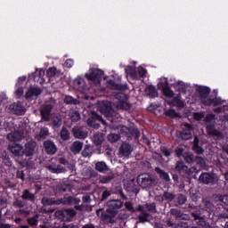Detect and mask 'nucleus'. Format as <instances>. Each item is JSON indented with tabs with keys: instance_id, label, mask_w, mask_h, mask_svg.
Here are the masks:
<instances>
[{
	"instance_id": "21",
	"label": "nucleus",
	"mask_w": 228,
	"mask_h": 228,
	"mask_svg": "<svg viewBox=\"0 0 228 228\" xmlns=\"http://www.w3.org/2000/svg\"><path fill=\"white\" fill-rule=\"evenodd\" d=\"M170 215L175 217L176 220H190V216L183 213L179 208H171Z\"/></svg>"
},
{
	"instance_id": "36",
	"label": "nucleus",
	"mask_w": 228,
	"mask_h": 228,
	"mask_svg": "<svg viewBox=\"0 0 228 228\" xmlns=\"http://www.w3.org/2000/svg\"><path fill=\"white\" fill-rule=\"evenodd\" d=\"M155 172L159 175L160 179L166 181V183L170 182V175L165 170L161 169L160 167H155Z\"/></svg>"
},
{
	"instance_id": "45",
	"label": "nucleus",
	"mask_w": 228,
	"mask_h": 228,
	"mask_svg": "<svg viewBox=\"0 0 228 228\" xmlns=\"http://www.w3.org/2000/svg\"><path fill=\"white\" fill-rule=\"evenodd\" d=\"M2 162L5 167H12L13 163L12 162V159L10 158V155L4 153L2 155Z\"/></svg>"
},
{
	"instance_id": "6",
	"label": "nucleus",
	"mask_w": 228,
	"mask_h": 228,
	"mask_svg": "<svg viewBox=\"0 0 228 228\" xmlns=\"http://www.w3.org/2000/svg\"><path fill=\"white\" fill-rule=\"evenodd\" d=\"M102 76H104V71L99 69L91 68L89 73H86L85 77L87 81H91V83H94V85H101Z\"/></svg>"
},
{
	"instance_id": "30",
	"label": "nucleus",
	"mask_w": 228,
	"mask_h": 228,
	"mask_svg": "<svg viewBox=\"0 0 228 228\" xmlns=\"http://www.w3.org/2000/svg\"><path fill=\"white\" fill-rule=\"evenodd\" d=\"M200 143V140L198 136H194V140H193V145H192V151L193 152H195L196 154H204V148H202V146L199 145Z\"/></svg>"
},
{
	"instance_id": "50",
	"label": "nucleus",
	"mask_w": 228,
	"mask_h": 228,
	"mask_svg": "<svg viewBox=\"0 0 228 228\" xmlns=\"http://www.w3.org/2000/svg\"><path fill=\"white\" fill-rule=\"evenodd\" d=\"M118 108L119 110H125L126 111H127L128 110H131V103L127 102V101L119 102L118 103Z\"/></svg>"
},
{
	"instance_id": "27",
	"label": "nucleus",
	"mask_w": 228,
	"mask_h": 228,
	"mask_svg": "<svg viewBox=\"0 0 228 228\" xmlns=\"http://www.w3.org/2000/svg\"><path fill=\"white\" fill-rule=\"evenodd\" d=\"M119 152L123 156H129L133 152V146L129 142H123L119 148Z\"/></svg>"
},
{
	"instance_id": "59",
	"label": "nucleus",
	"mask_w": 228,
	"mask_h": 228,
	"mask_svg": "<svg viewBox=\"0 0 228 228\" xmlns=\"http://www.w3.org/2000/svg\"><path fill=\"white\" fill-rule=\"evenodd\" d=\"M194 163H197L200 167H204V165H206L204 158L199 156L194 157Z\"/></svg>"
},
{
	"instance_id": "11",
	"label": "nucleus",
	"mask_w": 228,
	"mask_h": 228,
	"mask_svg": "<svg viewBox=\"0 0 228 228\" xmlns=\"http://www.w3.org/2000/svg\"><path fill=\"white\" fill-rule=\"evenodd\" d=\"M37 148V142L35 141H28L25 143L23 148V158H31L35 156V149Z\"/></svg>"
},
{
	"instance_id": "25",
	"label": "nucleus",
	"mask_w": 228,
	"mask_h": 228,
	"mask_svg": "<svg viewBox=\"0 0 228 228\" xmlns=\"http://www.w3.org/2000/svg\"><path fill=\"white\" fill-rule=\"evenodd\" d=\"M126 130L127 140H133V138H134V140H138V138H140V130L138 128L126 127Z\"/></svg>"
},
{
	"instance_id": "16",
	"label": "nucleus",
	"mask_w": 228,
	"mask_h": 228,
	"mask_svg": "<svg viewBox=\"0 0 228 228\" xmlns=\"http://www.w3.org/2000/svg\"><path fill=\"white\" fill-rule=\"evenodd\" d=\"M201 102L204 106H213L214 108L224 104V101L218 96H215L213 98L208 97L207 100H201Z\"/></svg>"
},
{
	"instance_id": "51",
	"label": "nucleus",
	"mask_w": 228,
	"mask_h": 228,
	"mask_svg": "<svg viewBox=\"0 0 228 228\" xmlns=\"http://www.w3.org/2000/svg\"><path fill=\"white\" fill-rule=\"evenodd\" d=\"M164 115H166V117H169V118H177V117H179V114L175 112V110L174 109L166 110Z\"/></svg>"
},
{
	"instance_id": "19",
	"label": "nucleus",
	"mask_w": 228,
	"mask_h": 228,
	"mask_svg": "<svg viewBox=\"0 0 228 228\" xmlns=\"http://www.w3.org/2000/svg\"><path fill=\"white\" fill-rule=\"evenodd\" d=\"M20 197L25 202H31L32 204H35L37 200V196L35 193L31 192V191L28 189L23 190Z\"/></svg>"
},
{
	"instance_id": "47",
	"label": "nucleus",
	"mask_w": 228,
	"mask_h": 228,
	"mask_svg": "<svg viewBox=\"0 0 228 228\" xmlns=\"http://www.w3.org/2000/svg\"><path fill=\"white\" fill-rule=\"evenodd\" d=\"M64 102L65 104H79V100L78 99H76L70 95H67L65 96L64 98Z\"/></svg>"
},
{
	"instance_id": "39",
	"label": "nucleus",
	"mask_w": 228,
	"mask_h": 228,
	"mask_svg": "<svg viewBox=\"0 0 228 228\" xmlns=\"http://www.w3.org/2000/svg\"><path fill=\"white\" fill-rule=\"evenodd\" d=\"M39 217L40 216L36 214L34 216L27 218V224L30 225V227H37L38 225Z\"/></svg>"
},
{
	"instance_id": "55",
	"label": "nucleus",
	"mask_w": 228,
	"mask_h": 228,
	"mask_svg": "<svg viewBox=\"0 0 228 228\" xmlns=\"http://www.w3.org/2000/svg\"><path fill=\"white\" fill-rule=\"evenodd\" d=\"M145 208H148V211H150V213H156L158 210L156 209V203H146L145 204Z\"/></svg>"
},
{
	"instance_id": "13",
	"label": "nucleus",
	"mask_w": 228,
	"mask_h": 228,
	"mask_svg": "<svg viewBox=\"0 0 228 228\" xmlns=\"http://www.w3.org/2000/svg\"><path fill=\"white\" fill-rule=\"evenodd\" d=\"M191 131H193V126L189 123H185L183 125V130L180 132V138L184 141L191 140V138H193Z\"/></svg>"
},
{
	"instance_id": "54",
	"label": "nucleus",
	"mask_w": 228,
	"mask_h": 228,
	"mask_svg": "<svg viewBox=\"0 0 228 228\" xmlns=\"http://www.w3.org/2000/svg\"><path fill=\"white\" fill-rule=\"evenodd\" d=\"M160 152L166 157V158H170L172 156V151H169L167 146H161L160 147Z\"/></svg>"
},
{
	"instance_id": "64",
	"label": "nucleus",
	"mask_w": 228,
	"mask_h": 228,
	"mask_svg": "<svg viewBox=\"0 0 228 228\" xmlns=\"http://www.w3.org/2000/svg\"><path fill=\"white\" fill-rule=\"evenodd\" d=\"M194 120H197V122H200L202 118H204V114L202 112H195L193 114Z\"/></svg>"
},
{
	"instance_id": "63",
	"label": "nucleus",
	"mask_w": 228,
	"mask_h": 228,
	"mask_svg": "<svg viewBox=\"0 0 228 228\" xmlns=\"http://www.w3.org/2000/svg\"><path fill=\"white\" fill-rule=\"evenodd\" d=\"M125 207L127 209V211H130V213H134V207L133 205V202L131 201H126L125 203Z\"/></svg>"
},
{
	"instance_id": "10",
	"label": "nucleus",
	"mask_w": 228,
	"mask_h": 228,
	"mask_svg": "<svg viewBox=\"0 0 228 228\" xmlns=\"http://www.w3.org/2000/svg\"><path fill=\"white\" fill-rule=\"evenodd\" d=\"M102 122V124H106V121L102 118V117L94 110L91 111L90 117L87 119V125L89 127H96L99 128V123Z\"/></svg>"
},
{
	"instance_id": "3",
	"label": "nucleus",
	"mask_w": 228,
	"mask_h": 228,
	"mask_svg": "<svg viewBox=\"0 0 228 228\" xmlns=\"http://www.w3.org/2000/svg\"><path fill=\"white\" fill-rule=\"evenodd\" d=\"M8 149L10 152L15 156L16 161L20 165V167H26L28 165V159L24 158L23 146L20 143L11 142Z\"/></svg>"
},
{
	"instance_id": "9",
	"label": "nucleus",
	"mask_w": 228,
	"mask_h": 228,
	"mask_svg": "<svg viewBox=\"0 0 228 228\" xmlns=\"http://www.w3.org/2000/svg\"><path fill=\"white\" fill-rule=\"evenodd\" d=\"M199 181L202 183V184L213 186L216 184V175H215V173L203 172L200 175Z\"/></svg>"
},
{
	"instance_id": "20",
	"label": "nucleus",
	"mask_w": 228,
	"mask_h": 228,
	"mask_svg": "<svg viewBox=\"0 0 228 228\" xmlns=\"http://www.w3.org/2000/svg\"><path fill=\"white\" fill-rule=\"evenodd\" d=\"M206 129L209 136H213V138H216V140H222V138H224L222 132L215 129V126L208 125Z\"/></svg>"
},
{
	"instance_id": "26",
	"label": "nucleus",
	"mask_w": 228,
	"mask_h": 228,
	"mask_svg": "<svg viewBox=\"0 0 228 228\" xmlns=\"http://www.w3.org/2000/svg\"><path fill=\"white\" fill-rule=\"evenodd\" d=\"M47 170H49L51 174H63V172H65V167L61 165L53 163L47 166Z\"/></svg>"
},
{
	"instance_id": "37",
	"label": "nucleus",
	"mask_w": 228,
	"mask_h": 228,
	"mask_svg": "<svg viewBox=\"0 0 228 228\" xmlns=\"http://www.w3.org/2000/svg\"><path fill=\"white\" fill-rule=\"evenodd\" d=\"M186 200L187 198L184 194H177L175 195V204L177 208H179V206H183V204H186Z\"/></svg>"
},
{
	"instance_id": "8",
	"label": "nucleus",
	"mask_w": 228,
	"mask_h": 228,
	"mask_svg": "<svg viewBox=\"0 0 228 228\" xmlns=\"http://www.w3.org/2000/svg\"><path fill=\"white\" fill-rule=\"evenodd\" d=\"M7 110L12 115H18V117L26 113V107H24V103L21 102L11 103Z\"/></svg>"
},
{
	"instance_id": "44",
	"label": "nucleus",
	"mask_w": 228,
	"mask_h": 228,
	"mask_svg": "<svg viewBox=\"0 0 228 228\" xmlns=\"http://www.w3.org/2000/svg\"><path fill=\"white\" fill-rule=\"evenodd\" d=\"M69 117L73 123L79 122V120H81V114H79V111L77 110L70 112Z\"/></svg>"
},
{
	"instance_id": "40",
	"label": "nucleus",
	"mask_w": 228,
	"mask_h": 228,
	"mask_svg": "<svg viewBox=\"0 0 228 228\" xmlns=\"http://www.w3.org/2000/svg\"><path fill=\"white\" fill-rule=\"evenodd\" d=\"M94 152V148L90 144H86L82 151L83 158H90Z\"/></svg>"
},
{
	"instance_id": "53",
	"label": "nucleus",
	"mask_w": 228,
	"mask_h": 228,
	"mask_svg": "<svg viewBox=\"0 0 228 228\" xmlns=\"http://www.w3.org/2000/svg\"><path fill=\"white\" fill-rule=\"evenodd\" d=\"M103 140H104V137H102V135H94V144L96 147H99V145H102Z\"/></svg>"
},
{
	"instance_id": "52",
	"label": "nucleus",
	"mask_w": 228,
	"mask_h": 228,
	"mask_svg": "<svg viewBox=\"0 0 228 228\" xmlns=\"http://www.w3.org/2000/svg\"><path fill=\"white\" fill-rule=\"evenodd\" d=\"M112 179H115V175H107L101 178V183L102 184H108V183H110Z\"/></svg>"
},
{
	"instance_id": "46",
	"label": "nucleus",
	"mask_w": 228,
	"mask_h": 228,
	"mask_svg": "<svg viewBox=\"0 0 228 228\" xmlns=\"http://www.w3.org/2000/svg\"><path fill=\"white\" fill-rule=\"evenodd\" d=\"M185 170H188V167L184 165V163L178 161L175 165V172H178V174H181V172H185Z\"/></svg>"
},
{
	"instance_id": "5",
	"label": "nucleus",
	"mask_w": 228,
	"mask_h": 228,
	"mask_svg": "<svg viewBox=\"0 0 228 228\" xmlns=\"http://www.w3.org/2000/svg\"><path fill=\"white\" fill-rule=\"evenodd\" d=\"M156 183V179L151 174L142 173L137 176V184L141 186V188H152Z\"/></svg>"
},
{
	"instance_id": "7",
	"label": "nucleus",
	"mask_w": 228,
	"mask_h": 228,
	"mask_svg": "<svg viewBox=\"0 0 228 228\" xmlns=\"http://www.w3.org/2000/svg\"><path fill=\"white\" fill-rule=\"evenodd\" d=\"M55 216L59 220H61V222H72L76 216V210L73 208L57 210Z\"/></svg>"
},
{
	"instance_id": "29",
	"label": "nucleus",
	"mask_w": 228,
	"mask_h": 228,
	"mask_svg": "<svg viewBox=\"0 0 228 228\" xmlns=\"http://www.w3.org/2000/svg\"><path fill=\"white\" fill-rule=\"evenodd\" d=\"M43 206H60L61 204V200H54V199H50L47 197H44L41 200Z\"/></svg>"
},
{
	"instance_id": "12",
	"label": "nucleus",
	"mask_w": 228,
	"mask_h": 228,
	"mask_svg": "<svg viewBox=\"0 0 228 228\" xmlns=\"http://www.w3.org/2000/svg\"><path fill=\"white\" fill-rule=\"evenodd\" d=\"M51 111H53V106L50 103L43 104L41 106L40 115L44 122H49V120H51Z\"/></svg>"
},
{
	"instance_id": "60",
	"label": "nucleus",
	"mask_w": 228,
	"mask_h": 228,
	"mask_svg": "<svg viewBox=\"0 0 228 228\" xmlns=\"http://www.w3.org/2000/svg\"><path fill=\"white\" fill-rule=\"evenodd\" d=\"M13 206L14 208H25L26 206V202L23 200H19L17 199L14 202H13Z\"/></svg>"
},
{
	"instance_id": "57",
	"label": "nucleus",
	"mask_w": 228,
	"mask_h": 228,
	"mask_svg": "<svg viewBox=\"0 0 228 228\" xmlns=\"http://www.w3.org/2000/svg\"><path fill=\"white\" fill-rule=\"evenodd\" d=\"M111 197V191L109 190H105L102 193L101 202H104V200H108V198Z\"/></svg>"
},
{
	"instance_id": "33",
	"label": "nucleus",
	"mask_w": 228,
	"mask_h": 228,
	"mask_svg": "<svg viewBox=\"0 0 228 228\" xmlns=\"http://www.w3.org/2000/svg\"><path fill=\"white\" fill-rule=\"evenodd\" d=\"M109 85L110 86H112L114 90H120L121 92H125V90H129L127 84H117L115 81L110 80Z\"/></svg>"
},
{
	"instance_id": "32",
	"label": "nucleus",
	"mask_w": 228,
	"mask_h": 228,
	"mask_svg": "<svg viewBox=\"0 0 228 228\" xmlns=\"http://www.w3.org/2000/svg\"><path fill=\"white\" fill-rule=\"evenodd\" d=\"M52 124L53 129H60V126H62L63 120L61 119V116L55 114L52 118Z\"/></svg>"
},
{
	"instance_id": "49",
	"label": "nucleus",
	"mask_w": 228,
	"mask_h": 228,
	"mask_svg": "<svg viewBox=\"0 0 228 228\" xmlns=\"http://www.w3.org/2000/svg\"><path fill=\"white\" fill-rule=\"evenodd\" d=\"M107 140L110 143H115L116 142H118V140H120V134H110L107 136Z\"/></svg>"
},
{
	"instance_id": "22",
	"label": "nucleus",
	"mask_w": 228,
	"mask_h": 228,
	"mask_svg": "<svg viewBox=\"0 0 228 228\" xmlns=\"http://www.w3.org/2000/svg\"><path fill=\"white\" fill-rule=\"evenodd\" d=\"M60 200L64 206H76V204H79V202H81L79 198H76L74 196H67Z\"/></svg>"
},
{
	"instance_id": "1",
	"label": "nucleus",
	"mask_w": 228,
	"mask_h": 228,
	"mask_svg": "<svg viewBox=\"0 0 228 228\" xmlns=\"http://www.w3.org/2000/svg\"><path fill=\"white\" fill-rule=\"evenodd\" d=\"M191 215L194 220H200L199 225L204 227L206 225L204 220H213L215 218V205L211 200L203 199L201 207L196 208L195 210L191 212Z\"/></svg>"
},
{
	"instance_id": "4",
	"label": "nucleus",
	"mask_w": 228,
	"mask_h": 228,
	"mask_svg": "<svg viewBox=\"0 0 228 228\" xmlns=\"http://www.w3.org/2000/svg\"><path fill=\"white\" fill-rule=\"evenodd\" d=\"M99 111L111 122L117 118V111L113 109L111 102H102L99 106Z\"/></svg>"
},
{
	"instance_id": "28",
	"label": "nucleus",
	"mask_w": 228,
	"mask_h": 228,
	"mask_svg": "<svg viewBox=\"0 0 228 228\" xmlns=\"http://www.w3.org/2000/svg\"><path fill=\"white\" fill-rule=\"evenodd\" d=\"M42 94V89L32 87L28 90V92L25 94L26 99H31V97H38V95Z\"/></svg>"
},
{
	"instance_id": "62",
	"label": "nucleus",
	"mask_w": 228,
	"mask_h": 228,
	"mask_svg": "<svg viewBox=\"0 0 228 228\" xmlns=\"http://www.w3.org/2000/svg\"><path fill=\"white\" fill-rule=\"evenodd\" d=\"M176 86L180 92H186V85L183 81L176 82Z\"/></svg>"
},
{
	"instance_id": "18",
	"label": "nucleus",
	"mask_w": 228,
	"mask_h": 228,
	"mask_svg": "<svg viewBox=\"0 0 228 228\" xmlns=\"http://www.w3.org/2000/svg\"><path fill=\"white\" fill-rule=\"evenodd\" d=\"M72 134L74 138H77L78 140H85L88 136V132L85 131V129L81 126H74L72 128Z\"/></svg>"
},
{
	"instance_id": "17",
	"label": "nucleus",
	"mask_w": 228,
	"mask_h": 228,
	"mask_svg": "<svg viewBox=\"0 0 228 228\" xmlns=\"http://www.w3.org/2000/svg\"><path fill=\"white\" fill-rule=\"evenodd\" d=\"M196 93L200 95L201 101H207L211 94V88L200 86L196 88Z\"/></svg>"
},
{
	"instance_id": "35",
	"label": "nucleus",
	"mask_w": 228,
	"mask_h": 228,
	"mask_svg": "<svg viewBox=\"0 0 228 228\" xmlns=\"http://www.w3.org/2000/svg\"><path fill=\"white\" fill-rule=\"evenodd\" d=\"M95 170L101 174H106V172L110 170V167H108V164H106V162L101 161L96 163Z\"/></svg>"
},
{
	"instance_id": "31",
	"label": "nucleus",
	"mask_w": 228,
	"mask_h": 228,
	"mask_svg": "<svg viewBox=\"0 0 228 228\" xmlns=\"http://www.w3.org/2000/svg\"><path fill=\"white\" fill-rule=\"evenodd\" d=\"M70 151H71V152H73V154H79V152H81V151H83V142H81V141L73 142V143L70 147Z\"/></svg>"
},
{
	"instance_id": "56",
	"label": "nucleus",
	"mask_w": 228,
	"mask_h": 228,
	"mask_svg": "<svg viewBox=\"0 0 228 228\" xmlns=\"http://www.w3.org/2000/svg\"><path fill=\"white\" fill-rule=\"evenodd\" d=\"M56 67H52V68H49L47 70H46V76L48 77H54L56 76Z\"/></svg>"
},
{
	"instance_id": "38",
	"label": "nucleus",
	"mask_w": 228,
	"mask_h": 228,
	"mask_svg": "<svg viewBox=\"0 0 228 228\" xmlns=\"http://www.w3.org/2000/svg\"><path fill=\"white\" fill-rule=\"evenodd\" d=\"M183 159L188 165L195 163V155L191 151H187L183 153Z\"/></svg>"
},
{
	"instance_id": "34",
	"label": "nucleus",
	"mask_w": 228,
	"mask_h": 228,
	"mask_svg": "<svg viewBox=\"0 0 228 228\" xmlns=\"http://www.w3.org/2000/svg\"><path fill=\"white\" fill-rule=\"evenodd\" d=\"M162 200L165 202H174L175 200V194L168 191H165L161 196Z\"/></svg>"
},
{
	"instance_id": "61",
	"label": "nucleus",
	"mask_w": 228,
	"mask_h": 228,
	"mask_svg": "<svg viewBox=\"0 0 228 228\" xmlns=\"http://www.w3.org/2000/svg\"><path fill=\"white\" fill-rule=\"evenodd\" d=\"M185 173L190 175L191 177H195L197 175V168L195 167H187V170H185Z\"/></svg>"
},
{
	"instance_id": "14",
	"label": "nucleus",
	"mask_w": 228,
	"mask_h": 228,
	"mask_svg": "<svg viewBox=\"0 0 228 228\" xmlns=\"http://www.w3.org/2000/svg\"><path fill=\"white\" fill-rule=\"evenodd\" d=\"M43 147L46 154H48L49 156H53L56 154V152H58V147H56L54 142L51 140L45 141L43 143Z\"/></svg>"
},
{
	"instance_id": "2",
	"label": "nucleus",
	"mask_w": 228,
	"mask_h": 228,
	"mask_svg": "<svg viewBox=\"0 0 228 228\" xmlns=\"http://www.w3.org/2000/svg\"><path fill=\"white\" fill-rule=\"evenodd\" d=\"M124 206V201L120 200H111L107 202V208H98L96 215H101L102 220L109 224H115V216L118 214V209Z\"/></svg>"
},
{
	"instance_id": "48",
	"label": "nucleus",
	"mask_w": 228,
	"mask_h": 228,
	"mask_svg": "<svg viewBox=\"0 0 228 228\" xmlns=\"http://www.w3.org/2000/svg\"><path fill=\"white\" fill-rule=\"evenodd\" d=\"M7 140H9V142H12V143H17V142H19V140H20V136L17 135V133H10L7 134L6 136Z\"/></svg>"
},
{
	"instance_id": "23",
	"label": "nucleus",
	"mask_w": 228,
	"mask_h": 228,
	"mask_svg": "<svg viewBox=\"0 0 228 228\" xmlns=\"http://www.w3.org/2000/svg\"><path fill=\"white\" fill-rule=\"evenodd\" d=\"M144 94H146L147 97L150 99H156L159 97V94L158 93V89L153 85H149L144 89Z\"/></svg>"
},
{
	"instance_id": "24",
	"label": "nucleus",
	"mask_w": 228,
	"mask_h": 228,
	"mask_svg": "<svg viewBox=\"0 0 228 228\" xmlns=\"http://www.w3.org/2000/svg\"><path fill=\"white\" fill-rule=\"evenodd\" d=\"M75 88H77L78 92L84 93L86 90V84L85 78L78 77L73 81Z\"/></svg>"
},
{
	"instance_id": "42",
	"label": "nucleus",
	"mask_w": 228,
	"mask_h": 228,
	"mask_svg": "<svg viewBox=\"0 0 228 228\" xmlns=\"http://www.w3.org/2000/svg\"><path fill=\"white\" fill-rule=\"evenodd\" d=\"M60 136L61 140L67 142V140H70V132H69V129H67V127L63 126L61 130Z\"/></svg>"
},
{
	"instance_id": "43",
	"label": "nucleus",
	"mask_w": 228,
	"mask_h": 228,
	"mask_svg": "<svg viewBox=\"0 0 228 228\" xmlns=\"http://www.w3.org/2000/svg\"><path fill=\"white\" fill-rule=\"evenodd\" d=\"M115 99H117L118 101H119V102H123L125 101H128L129 100V96L127 94H126L125 93H116L114 94Z\"/></svg>"
},
{
	"instance_id": "41",
	"label": "nucleus",
	"mask_w": 228,
	"mask_h": 228,
	"mask_svg": "<svg viewBox=\"0 0 228 228\" xmlns=\"http://www.w3.org/2000/svg\"><path fill=\"white\" fill-rule=\"evenodd\" d=\"M149 216H151V213H148L145 210H144V212H142L138 216V220H139L140 224H145L147 222H151V220L149 219Z\"/></svg>"
},
{
	"instance_id": "58",
	"label": "nucleus",
	"mask_w": 228,
	"mask_h": 228,
	"mask_svg": "<svg viewBox=\"0 0 228 228\" xmlns=\"http://www.w3.org/2000/svg\"><path fill=\"white\" fill-rule=\"evenodd\" d=\"M174 106H176V108H183L184 106V102L179 98H175L173 100Z\"/></svg>"
},
{
	"instance_id": "15",
	"label": "nucleus",
	"mask_w": 228,
	"mask_h": 228,
	"mask_svg": "<svg viewBox=\"0 0 228 228\" xmlns=\"http://www.w3.org/2000/svg\"><path fill=\"white\" fill-rule=\"evenodd\" d=\"M157 86L159 90H162L166 97H174L175 94L168 86V80H166L165 82H159Z\"/></svg>"
}]
</instances>
